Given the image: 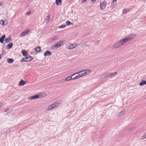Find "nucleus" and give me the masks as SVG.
<instances>
[{"mask_svg":"<svg viewBox=\"0 0 146 146\" xmlns=\"http://www.w3.org/2000/svg\"><path fill=\"white\" fill-rule=\"evenodd\" d=\"M91 71L88 69L83 70L78 72H76L74 73L75 78L76 79H78L80 78L90 74Z\"/></svg>","mask_w":146,"mask_h":146,"instance_id":"f257e3e1","label":"nucleus"},{"mask_svg":"<svg viewBox=\"0 0 146 146\" xmlns=\"http://www.w3.org/2000/svg\"><path fill=\"white\" fill-rule=\"evenodd\" d=\"M136 36L135 34H132L119 40L121 46H122L126 42L134 38Z\"/></svg>","mask_w":146,"mask_h":146,"instance_id":"f03ea898","label":"nucleus"},{"mask_svg":"<svg viewBox=\"0 0 146 146\" xmlns=\"http://www.w3.org/2000/svg\"><path fill=\"white\" fill-rule=\"evenodd\" d=\"M46 96V94L44 93H42L36 94L33 96L29 97H28V99L29 100L35 99L45 97Z\"/></svg>","mask_w":146,"mask_h":146,"instance_id":"7ed1b4c3","label":"nucleus"},{"mask_svg":"<svg viewBox=\"0 0 146 146\" xmlns=\"http://www.w3.org/2000/svg\"><path fill=\"white\" fill-rule=\"evenodd\" d=\"M60 103L58 102H56L49 106L47 109L48 111H50L59 106Z\"/></svg>","mask_w":146,"mask_h":146,"instance_id":"20e7f679","label":"nucleus"},{"mask_svg":"<svg viewBox=\"0 0 146 146\" xmlns=\"http://www.w3.org/2000/svg\"><path fill=\"white\" fill-rule=\"evenodd\" d=\"M64 43L62 40H60L56 44H55L52 46L51 48L52 50H54L60 47Z\"/></svg>","mask_w":146,"mask_h":146,"instance_id":"39448f33","label":"nucleus"},{"mask_svg":"<svg viewBox=\"0 0 146 146\" xmlns=\"http://www.w3.org/2000/svg\"><path fill=\"white\" fill-rule=\"evenodd\" d=\"M78 44L76 43L72 44L68 43L66 45V48L69 50H72L76 47Z\"/></svg>","mask_w":146,"mask_h":146,"instance_id":"423d86ee","label":"nucleus"},{"mask_svg":"<svg viewBox=\"0 0 146 146\" xmlns=\"http://www.w3.org/2000/svg\"><path fill=\"white\" fill-rule=\"evenodd\" d=\"M33 59V58L32 56L28 55L27 56L21 59L20 61L21 62H28L31 61Z\"/></svg>","mask_w":146,"mask_h":146,"instance_id":"0eeeda50","label":"nucleus"},{"mask_svg":"<svg viewBox=\"0 0 146 146\" xmlns=\"http://www.w3.org/2000/svg\"><path fill=\"white\" fill-rule=\"evenodd\" d=\"M107 3V2L105 1L100 2V9L102 11H103L105 9L106 7Z\"/></svg>","mask_w":146,"mask_h":146,"instance_id":"6e6552de","label":"nucleus"},{"mask_svg":"<svg viewBox=\"0 0 146 146\" xmlns=\"http://www.w3.org/2000/svg\"><path fill=\"white\" fill-rule=\"evenodd\" d=\"M30 33V30L29 29H27L25 30L20 35V37H22L23 36H26L29 34Z\"/></svg>","mask_w":146,"mask_h":146,"instance_id":"1a4fd4ad","label":"nucleus"},{"mask_svg":"<svg viewBox=\"0 0 146 146\" xmlns=\"http://www.w3.org/2000/svg\"><path fill=\"white\" fill-rule=\"evenodd\" d=\"M117 0H113L111 1L110 6V8L111 9H115V7L117 6Z\"/></svg>","mask_w":146,"mask_h":146,"instance_id":"9d476101","label":"nucleus"},{"mask_svg":"<svg viewBox=\"0 0 146 146\" xmlns=\"http://www.w3.org/2000/svg\"><path fill=\"white\" fill-rule=\"evenodd\" d=\"M74 76V74H73L70 76L66 77L65 79V81H69L71 80H74L76 79L75 77L73 78H72V77Z\"/></svg>","mask_w":146,"mask_h":146,"instance_id":"9b49d317","label":"nucleus"},{"mask_svg":"<svg viewBox=\"0 0 146 146\" xmlns=\"http://www.w3.org/2000/svg\"><path fill=\"white\" fill-rule=\"evenodd\" d=\"M121 46L119 41L115 43L113 46V48L115 49L119 48Z\"/></svg>","mask_w":146,"mask_h":146,"instance_id":"f8f14e48","label":"nucleus"},{"mask_svg":"<svg viewBox=\"0 0 146 146\" xmlns=\"http://www.w3.org/2000/svg\"><path fill=\"white\" fill-rule=\"evenodd\" d=\"M50 15H47L46 17L45 22L46 24H48L50 21Z\"/></svg>","mask_w":146,"mask_h":146,"instance_id":"ddd939ff","label":"nucleus"},{"mask_svg":"<svg viewBox=\"0 0 146 146\" xmlns=\"http://www.w3.org/2000/svg\"><path fill=\"white\" fill-rule=\"evenodd\" d=\"M0 24L4 27L7 24V22L6 21H4L3 19L0 20Z\"/></svg>","mask_w":146,"mask_h":146,"instance_id":"4468645a","label":"nucleus"},{"mask_svg":"<svg viewBox=\"0 0 146 146\" xmlns=\"http://www.w3.org/2000/svg\"><path fill=\"white\" fill-rule=\"evenodd\" d=\"M52 54L51 52L49 50L46 51L44 53V56H50Z\"/></svg>","mask_w":146,"mask_h":146,"instance_id":"2eb2a0df","label":"nucleus"},{"mask_svg":"<svg viewBox=\"0 0 146 146\" xmlns=\"http://www.w3.org/2000/svg\"><path fill=\"white\" fill-rule=\"evenodd\" d=\"M15 113V112L13 110L8 111L7 113V115L9 116H11L13 115Z\"/></svg>","mask_w":146,"mask_h":146,"instance_id":"dca6fc26","label":"nucleus"},{"mask_svg":"<svg viewBox=\"0 0 146 146\" xmlns=\"http://www.w3.org/2000/svg\"><path fill=\"white\" fill-rule=\"evenodd\" d=\"M26 82L23 80H21L19 82L18 86H21L24 85L25 84Z\"/></svg>","mask_w":146,"mask_h":146,"instance_id":"f3484780","label":"nucleus"},{"mask_svg":"<svg viewBox=\"0 0 146 146\" xmlns=\"http://www.w3.org/2000/svg\"><path fill=\"white\" fill-rule=\"evenodd\" d=\"M5 38V35H3L0 38V42L1 43H3V42Z\"/></svg>","mask_w":146,"mask_h":146,"instance_id":"a211bd4d","label":"nucleus"},{"mask_svg":"<svg viewBox=\"0 0 146 146\" xmlns=\"http://www.w3.org/2000/svg\"><path fill=\"white\" fill-rule=\"evenodd\" d=\"M55 2L57 5L60 6L62 4V0H56Z\"/></svg>","mask_w":146,"mask_h":146,"instance_id":"6ab92c4d","label":"nucleus"},{"mask_svg":"<svg viewBox=\"0 0 146 146\" xmlns=\"http://www.w3.org/2000/svg\"><path fill=\"white\" fill-rule=\"evenodd\" d=\"M22 53L23 54V55L24 56H27L28 55V54H27L26 50H22Z\"/></svg>","mask_w":146,"mask_h":146,"instance_id":"aec40b11","label":"nucleus"},{"mask_svg":"<svg viewBox=\"0 0 146 146\" xmlns=\"http://www.w3.org/2000/svg\"><path fill=\"white\" fill-rule=\"evenodd\" d=\"M35 50L37 53L40 52L41 51V49L40 46H38L35 48Z\"/></svg>","mask_w":146,"mask_h":146,"instance_id":"412c9836","label":"nucleus"},{"mask_svg":"<svg viewBox=\"0 0 146 146\" xmlns=\"http://www.w3.org/2000/svg\"><path fill=\"white\" fill-rule=\"evenodd\" d=\"M145 84H146V80H142L139 83V85L140 86H142Z\"/></svg>","mask_w":146,"mask_h":146,"instance_id":"4be33fe9","label":"nucleus"},{"mask_svg":"<svg viewBox=\"0 0 146 146\" xmlns=\"http://www.w3.org/2000/svg\"><path fill=\"white\" fill-rule=\"evenodd\" d=\"M7 60L8 63H12L14 62V60L12 58H7Z\"/></svg>","mask_w":146,"mask_h":146,"instance_id":"5701e85b","label":"nucleus"},{"mask_svg":"<svg viewBox=\"0 0 146 146\" xmlns=\"http://www.w3.org/2000/svg\"><path fill=\"white\" fill-rule=\"evenodd\" d=\"M13 44V43L12 42L9 43L8 45H7V48L9 49L11 48L12 47Z\"/></svg>","mask_w":146,"mask_h":146,"instance_id":"b1692460","label":"nucleus"},{"mask_svg":"<svg viewBox=\"0 0 146 146\" xmlns=\"http://www.w3.org/2000/svg\"><path fill=\"white\" fill-rule=\"evenodd\" d=\"M117 74V72H115L113 73H110V77H113L115 76Z\"/></svg>","mask_w":146,"mask_h":146,"instance_id":"393cba45","label":"nucleus"},{"mask_svg":"<svg viewBox=\"0 0 146 146\" xmlns=\"http://www.w3.org/2000/svg\"><path fill=\"white\" fill-rule=\"evenodd\" d=\"M129 9H124L122 11V13L124 14H125L129 11Z\"/></svg>","mask_w":146,"mask_h":146,"instance_id":"a878e982","label":"nucleus"},{"mask_svg":"<svg viewBox=\"0 0 146 146\" xmlns=\"http://www.w3.org/2000/svg\"><path fill=\"white\" fill-rule=\"evenodd\" d=\"M11 39V37H9L7 38H6L5 40V42L6 43H8L9 42Z\"/></svg>","mask_w":146,"mask_h":146,"instance_id":"bb28decb","label":"nucleus"},{"mask_svg":"<svg viewBox=\"0 0 146 146\" xmlns=\"http://www.w3.org/2000/svg\"><path fill=\"white\" fill-rule=\"evenodd\" d=\"M125 111L124 110L121 111L119 112V113H118V115L119 116H122L125 113Z\"/></svg>","mask_w":146,"mask_h":146,"instance_id":"cd10ccee","label":"nucleus"},{"mask_svg":"<svg viewBox=\"0 0 146 146\" xmlns=\"http://www.w3.org/2000/svg\"><path fill=\"white\" fill-rule=\"evenodd\" d=\"M58 38V36H55L52 38V41H55L57 40Z\"/></svg>","mask_w":146,"mask_h":146,"instance_id":"c85d7f7f","label":"nucleus"},{"mask_svg":"<svg viewBox=\"0 0 146 146\" xmlns=\"http://www.w3.org/2000/svg\"><path fill=\"white\" fill-rule=\"evenodd\" d=\"M66 24L67 25H73V23H71L70 21H67L66 22Z\"/></svg>","mask_w":146,"mask_h":146,"instance_id":"c756f323","label":"nucleus"},{"mask_svg":"<svg viewBox=\"0 0 146 146\" xmlns=\"http://www.w3.org/2000/svg\"><path fill=\"white\" fill-rule=\"evenodd\" d=\"M142 138L143 139H146V132L143 134L142 136Z\"/></svg>","mask_w":146,"mask_h":146,"instance_id":"7c9ffc66","label":"nucleus"},{"mask_svg":"<svg viewBox=\"0 0 146 146\" xmlns=\"http://www.w3.org/2000/svg\"><path fill=\"white\" fill-rule=\"evenodd\" d=\"M104 75L107 77H110V73H106L104 74Z\"/></svg>","mask_w":146,"mask_h":146,"instance_id":"2f4dec72","label":"nucleus"},{"mask_svg":"<svg viewBox=\"0 0 146 146\" xmlns=\"http://www.w3.org/2000/svg\"><path fill=\"white\" fill-rule=\"evenodd\" d=\"M66 26V25H60V26H59V27H58V28L59 29H61V28H65Z\"/></svg>","mask_w":146,"mask_h":146,"instance_id":"473e14b6","label":"nucleus"},{"mask_svg":"<svg viewBox=\"0 0 146 146\" xmlns=\"http://www.w3.org/2000/svg\"><path fill=\"white\" fill-rule=\"evenodd\" d=\"M87 0H82L81 3L82 4H84L86 2Z\"/></svg>","mask_w":146,"mask_h":146,"instance_id":"72a5a7b5","label":"nucleus"},{"mask_svg":"<svg viewBox=\"0 0 146 146\" xmlns=\"http://www.w3.org/2000/svg\"><path fill=\"white\" fill-rule=\"evenodd\" d=\"M3 106V104L2 103H0V109Z\"/></svg>","mask_w":146,"mask_h":146,"instance_id":"f704fd0d","label":"nucleus"},{"mask_svg":"<svg viewBox=\"0 0 146 146\" xmlns=\"http://www.w3.org/2000/svg\"><path fill=\"white\" fill-rule=\"evenodd\" d=\"M31 14V13L30 12H28L26 13V15H30Z\"/></svg>","mask_w":146,"mask_h":146,"instance_id":"c9c22d12","label":"nucleus"},{"mask_svg":"<svg viewBox=\"0 0 146 146\" xmlns=\"http://www.w3.org/2000/svg\"><path fill=\"white\" fill-rule=\"evenodd\" d=\"M96 1V0H91V2L92 3H94Z\"/></svg>","mask_w":146,"mask_h":146,"instance_id":"e433bc0d","label":"nucleus"},{"mask_svg":"<svg viewBox=\"0 0 146 146\" xmlns=\"http://www.w3.org/2000/svg\"><path fill=\"white\" fill-rule=\"evenodd\" d=\"M15 100H16L18 98V97L17 96H15Z\"/></svg>","mask_w":146,"mask_h":146,"instance_id":"4c0bfd02","label":"nucleus"},{"mask_svg":"<svg viewBox=\"0 0 146 146\" xmlns=\"http://www.w3.org/2000/svg\"><path fill=\"white\" fill-rule=\"evenodd\" d=\"M3 4V3L1 2H0V6H1Z\"/></svg>","mask_w":146,"mask_h":146,"instance_id":"58836bf2","label":"nucleus"},{"mask_svg":"<svg viewBox=\"0 0 146 146\" xmlns=\"http://www.w3.org/2000/svg\"><path fill=\"white\" fill-rule=\"evenodd\" d=\"M2 54H0V60L1 59V56H2Z\"/></svg>","mask_w":146,"mask_h":146,"instance_id":"ea45409f","label":"nucleus"}]
</instances>
